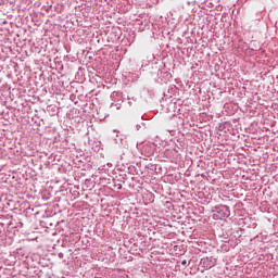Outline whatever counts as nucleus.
I'll use <instances>...</instances> for the list:
<instances>
[{"label": "nucleus", "mask_w": 278, "mask_h": 278, "mask_svg": "<svg viewBox=\"0 0 278 278\" xmlns=\"http://www.w3.org/2000/svg\"><path fill=\"white\" fill-rule=\"evenodd\" d=\"M186 264H188L187 261H182V262H181V265H182V266H186Z\"/></svg>", "instance_id": "2"}, {"label": "nucleus", "mask_w": 278, "mask_h": 278, "mask_svg": "<svg viewBox=\"0 0 278 278\" xmlns=\"http://www.w3.org/2000/svg\"><path fill=\"white\" fill-rule=\"evenodd\" d=\"M214 220H225V218H229V206L219 205L213 213Z\"/></svg>", "instance_id": "1"}]
</instances>
